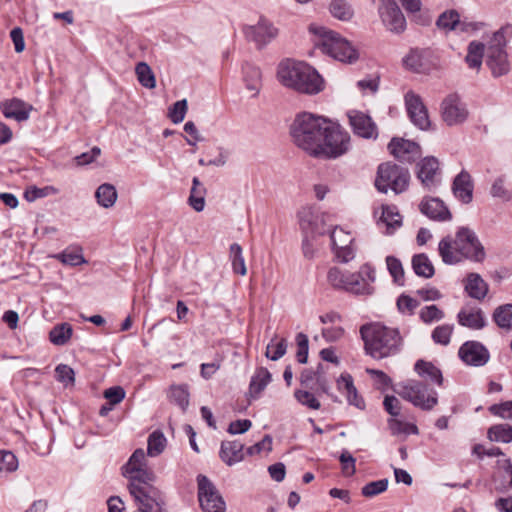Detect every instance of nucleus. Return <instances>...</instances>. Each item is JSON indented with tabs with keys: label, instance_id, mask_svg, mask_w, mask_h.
<instances>
[{
	"label": "nucleus",
	"instance_id": "473e14b6",
	"mask_svg": "<svg viewBox=\"0 0 512 512\" xmlns=\"http://www.w3.org/2000/svg\"><path fill=\"white\" fill-rule=\"evenodd\" d=\"M486 57V47L483 43L472 41L468 45V52L465 61L472 69H479L482 64L483 57Z\"/></svg>",
	"mask_w": 512,
	"mask_h": 512
},
{
	"label": "nucleus",
	"instance_id": "2f4dec72",
	"mask_svg": "<svg viewBox=\"0 0 512 512\" xmlns=\"http://www.w3.org/2000/svg\"><path fill=\"white\" fill-rule=\"evenodd\" d=\"M402 222L401 215L399 214L396 206H383L382 215L379 223L386 226V232L391 234L394 230L400 227Z\"/></svg>",
	"mask_w": 512,
	"mask_h": 512
},
{
	"label": "nucleus",
	"instance_id": "b1692460",
	"mask_svg": "<svg viewBox=\"0 0 512 512\" xmlns=\"http://www.w3.org/2000/svg\"><path fill=\"white\" fill-rule=\"evenodd\" d=\"M420 211L433 220L447 221L452 215L444 202L439 198H424L420 205Z\"/></svg>",
	"mask_w": 512,
	"mask_h": 512
},
{
	"label": "nucleus",
	"instance_id": "052dcab7",
	"mask_svg": "<svg viewBox=\"0 0 512 512\" xmlns=\"http://www.w3.org/2000/svg\"><path fill=\"white\" fill-rule=\"evenodd\" d=\"M339 461L342 466V473L345 476H352L356 472L355 462L356 459L347 451L343 450L339 456Z\"/></svg>",
	"mask_w": 512,
	"mask_h": 512
},
{
	"label": "nucleus",
	"instance_id": "f03ea898",
	"mask_svg": "<svg viewBox=\"0 0 512 512\" xmlns=\"http://www.w3.org/2000/svg\"><path fill=\"white\" fill-rule=\"evenodd\" d=\"M349 258H341L339 265L331 267L327 274L328 283L338 290H344L354 294H372L371 284L375 281L374 269L366 264L356 273L347 270Z\"/></svg>",
	"mask_w": 512,
	"mask_h": 512
},
{
	"label": "nucleus",
	"instance_id": "c9c22d12",
	"mask_svg": "<svg viewBox=\"0 0 512 512\" xmlns=\"http://www.w3.org/2000/svg\"><path fill=\"white\" fill-rule=\"evenodd\" d=\"M415 371L419 374V376L429 379L438 385H441L443 382L441 371L431 362L418 360L415 364Z\"/></svg>",
	"mask_w": 512,
	"mask_h": 512
},
{
	"label": "nucleus",
	"instance_id": "5701e85b",
	"mask_svg": "<svg viewBox=\"0 0 512 512\" xmlns=\"http://www.w3.org/2000/svg\"><path fill=\"white\" fill-rule=\"evenodd\" d=\"M474 184L471 175L462 170L453 180L452 192L454 196L464 204H469L473 199Z\"/></svg>",
	"mask_w": 512,
	"mask_h": 512
},
{
	"label": "nucleus",
	"instance_id": "f8f14e48",
	"mask_svg": "<svg viewBox=\"0 0 512 512\" xmlns=\"http://www.w3.org/2000/svg\"><path fill=\"white\" fill-rule=\"evenodd\" d=\"M131 496L138 506V512H166L165 495L155 486L141 488L133 484Z\"/></svg>",
	"mask_w": 512,
	"mask_h": 512
},
{
	"label": "nucleus",
	"instance_id": "4c0bfd02",
	"mask_svg": "<svg viewBox=\"0 0 512 512\" xmlns=\"http://www.w3.org/2000/svg\"><path fill=\"white\" fill-rule=\"evenodd\" d=\"M72 333L73 329L69 323H61L50 330L49 339L54 345L62 346L70 340Z\"/></svg>",
	"mask_w": 512,
	"mask_h": 512
},
{
	"label": "nucleus",
	"instance_id": "58836bf2",
	"mask_svg": "<svg viewBox=\"0 0 512 512\" xmlns=\"http://www.w3.org/2000/svg\"><path fill=\"white\" fill-rule=\"evenodd\" d=\"M167 440L163 432L159 430L153 431L147 441V454L150 457L160 455L166 448Z\"/></svg>",
	"mask_w": 512,
	"mask_h": 512
},
{
	"label": "nucleus",
	"instance_id": "0eeeda50",
	"mask_svg": "<svg viewBox=\"0 0 512 512\" xmlns=\"http://www.w3.org/2000/svg\"><path fill=\"white\" fill-rule=\"evenodd\" d=\"M512 38V26L506 25L496 31L486 46V65L494 77L505 75L510 70L505 47Z\"/></svg>",
	"mask_w": 512,
	"mask_h": 512
},
{
	"label": "nucleus",
	"instance_id": "c85d7f7f",
	"mask_svg": "<svg viewBox=\"0 0 512 512\" xmlns=\"http://www.w3.org/2000/svg\"><path fill=\"white\" fill-rule=\"evenodd\" d=\"M244 445L239 441H223L219 456L221 460L232 466L244 459Z\"/></svg>",
	"mask_w": 512,
	"mask_h": 512
},
{
	"label": "nucleus",
	"instance_id": "a878e982",
	"mask_svg": "<svg viewBox=\"0 0 512 512\" xmlns=\"http://www.w3.org/2000/svg\"><path fill=\"white\" fill-rule=\"evenodd\" d=\"M458 323L471 330H481L486 326L483 311L478 307H464L457 314Z\"/></svg>",
	"mask_w": 512,
	"mask_h": 512
},
{
	"label": "nucleus",
	"instance_id": "1a4fd4ad",
	"mask_svg": "<svg viewBox=\"0 0 512 512\" xmlns=\"http://www.w3.org/2000/svg\"><path fill=\"white\" fill-rule=\"evenodd\" d=\"M310 30L320 35L321 39L317 46L323 53L345 63H353L358 59V52L348 40L342 38L338 33L324 27L313 28L311 26Z\"/></svg>",
	"mask_w": 512,
	"mask_h": 512
},
{
	"label": "nucleus",
	"instance_id": "de8ad7c7",
	"mask_svg": "<svg viewBox=\"0 0 512 512\" xmlns=\"http://www.w3.org/2000/svg\"><path fill=\"white\" fill-rule=\"evenodd\" d=\"M459 14L456 10L443 12L437 19L436 25L439 29L452 31L457 29Z\"/></svg>",
	"mask_w": 512,
	"mask_h": 512
},
{
	"label": "nucleus",
	"instance_id": "37998d69",
	"mask_svg": "<svg viewBox=\"0 0 512 512\" xmlns=\"http://www.w3.org/2000/svg\"><path fill=\"white\" fill-rule=\"evenodd\" d=\"M329 10L333 17L342 21H348L353 17V9L345 0H332Z\"/></svg>",
	"mask_w": 512,
	"mask_h": 512
},
{
	"label": "nucleus",
	"instance_id": "9d476101",
	"mask_svg": "<svg viewBox=\"0 0 512 512\" xmlns=\"http://www.w3.org/2000/svg\"><path fill=\"white\" fill-rule=\"evenodd\" d=\"M409 181L410 173L407 168L387 162L378 167L375 187L382 193H387L390 188L396 194H400L408 188Z\"/></svg>",
	"mask_w": 512,
	"mask_h": 512
},
{
	"label": "nucleus",
	"instance_id": "13d9d810",
	"mask_svg": "<svg viewBox=\"0 0 512 512\" xmlns=\"http://www.w3.org/2000/svg\"><path fill=\"white\" fill-rule=\"evenodd\" d=\"M387 487H388L387 479L372 481V482L367 483L362 488V494L365 497H373V496H376V495L386 491Z\"/></svg>",
	"mask_w": 512,
	"mask_h": 512
},
{
	"label": "nucleus",
	"instance_id": "f3484780",
	"mask_svg": "<svg viewBox=\"0 0 512 512\" xmlns=\"http://www.w3.org/2000/svg\"><path fill=\"white\" fill-rule=\"evenodd\" d=\"M405 105L409 118L415 126L421 130H426L430 126L427 108L425 107L419 95L413 91L405 94Z\"/></svg>",
	"mask_w": 512,
	"mask_h": 512
},
{
	"label": "nucleus",
	"instance_id": "8fccbe9b",
	"mask_svg": "<svg viewBox=\"0 0 512 512\" xmlns=\"http://www.w3.org/2000/svg\"><path fill=\"white\" fill-rule=\"evenodd\" d=\"M412 267L416 275L420 277L431 278L435 273L429 258H412Z\"/></svg>",
	"mask_w": 512,
	"mask_h": 512
},
{
	"label": "nucleus",
	"instance_id": "e433bc0d",
	"mask_svg": "<svg viewBox=\"0 0 512 512\" xmlns=\"http://www.w3.org/2000/svg\"><path fill=\"white\" fill-rule=\"evenodd\" d=\"M129 478L128 490L131 493V487L135 486L143 488L144 486H153L152 482L155 480V474L148 470L146 467L139 469V471H133L125 475Z\"/></svg>",
	"mask_w": 512,
	"mask_h": 512
},
{
	"label": "nucleus",
	"instance_id": "bb28decb",
	"mask_svg": "<svg viewBox=\"0 0 512 512\" xmlns=\"http://www.w3.org/2000/svg\"><path fill=\"white\" fill-rule=\"evenodd\" d=\"M271 380L272 375L266 368H257L249 383V388L246 394L248 401L259 399Z\"/></svg>",
	"mask_w": 512,
	"mask_h": 512
},
{
	"label": "nucleus",
	"instance_id": "c756f323",
	"mask_svg": "<svg viewBox=\"0 0 512 512\" xmlns=\"http://www.w3.org/2000/svg\"><path fill=\"white\" fill-rule=\"evenodd\" d=\"M467 294L474 299L482 300L488 293V285L477 273L467 275L464 283Z\"/></svg>",
	"mask_w": 512,
	"mask_h": 512
},
{
	"label": "nucleus",
	"instance_id": "39448f33",
	"mask_svg": "<svg viewBox=\"0 0 512 512\" xmlns=\"http://www.w3.org/2000/svg\"><path fill=\"white\" fill-rule=\"evenodd\" d=\"M299 228L303 234L302 249L305 256L318 253L316 238L329 231L330 215L315 206L301 207L297 212Z\"/></svg>",
	"mask_w": 512,
	"mask_h": 512
},
{
	"label": "nucleus",
	"instance_id": "864d4df0",
	"mask_svg": "<svg viewBox=\"0 0 512 512\" xmlns=\"http://www.w3.org/2000/svg\"><path fill=\"white\" fill-rule=\"evenodd\" d=\"M396 305L401 314L412 315L419 306V302L406 294H401L397 299Z\"/></svg>",
	"mask_w": 512,
	"mask_h": 512
},
{
	"label": "nucleus",
	"instance_id": "09e8293b",
	"mask_svg": "<svg viewBox=\"0 0 512 512\" xmlns=\"http://www.w3.org/2000/svg\"><path fill=\"white\" fill-rule=\"evenodd\" d=\"M445 313L436 305L424 306L419 312V318L425 324H432L434 322L444 319Z\"/></svg>",
	"mask_w": 512,
	"mask_h": 512
},
{
	"label": "nucleus",
	"instance_id": "aec40b11",
	"mask_svg": "<svg viewBox=\"0 0 512 512\" xmlns=\"http://www.w3.org/2000/svg\"><path fill=\"white\" fill-rule=\"evenodd\" d=\"M348 118L355 135L365 139L377 137V126L369 115L353 110L348 113Z\"/></svg>",
	"mask_w": 512,
	"mask_h": 512
},
{
	"label": "nucleus",
	"instance_id": "2eb2a0df",
	"mask_svg": "<svg viewBox=\"0 0 512 512\" xmlns=\"http://www.w3.org/2000/svg\"><path fill=\"white\" fill-rule=\"evenodd\" d=\"M441 115L448 126H454L466 121L468 110L457 95L451 94L442 101Z\"/></svg>",
	"mask_w": 512,
	"mask_h": 512
},
{
	"label": "nucleus",
	"instance_id": "6e6d98bb",
	"mask_svg": "<svg viewBox=\"0 0 512 512\" xmlns=\"http://www.w3.org/2000/svg\"><path fill=\"white\" fill-rule=\"evenodd\" d=\"M297 353L296 357L299 363H306L308 359L309 340L307 335L304 333H298L296 335Z\"/></svg>",
	"mask_w": 512,
	"mask_h": 512
},
{
	"label": "nucleus",
	"instance_id": "f704fd0d",
	"mask_svg": "<svg viewBox=\"0 0 512 512\" xmlns=\"http://www.w3.org/2000/svg\"><path fill=\"white\" fill-rule=\"evenodd\" d=\"M95 197L100 206L110 208L117 200V191L112 184L104 183L97 188Z\"/></svg>",
	"mask_w": 512,
	"mask_h": 512
},
{
	"label": "nucleus",
	"instance_id": "f257e3e1",
	"mask_svg": "<svg viewBox=\"0 0 512 512\" xmlns=\"http://www.w3.org/2000/svg\"><path fill=\"white\" fill-rule=\"evenodd\" d=\"M277 77L285 87L304 94H317L324 89V80L319 73L304 62L286 59L280 62Z\"/></svg>",
	"mask_w": 512,
	"mask_h": 512
},
{
	"label": "nucleus",
	"instance_id": "7c9ffc66",
	"mask_svg": "<svg viewBox=\"0 0 512 512\" xmlns=\"http://www.w3.org/2000/svg\"><path fill=\"white\" fill-rule=\"evenodd\" d=\"M207 189L198 177L192 179V187L188 197V204L196 212H201L205 208V196Z\"/></svg>",
	"mask_w": 512,
	"mask_h": 512
},
{
	"label": "nucleus",
	"instance_id": "680f3d73",
	"mask_svg": "<svg viewBox=\"0 0 512 512\" xmlns=\"http://www.w3.org/2000/svg\"><path fill=\"white\" fill-rule=\"evenodd\" d=\"M55 373L57 380L66 386L73 384L75 381L74 370L66 364H59L55 369Z\"/></svg>",
	"mask_w": 512,
	"mask_h": 512
},
{
	"label": "nucleus",
	"instance_id": "5fc2aeb1",
	"mask_svg": "<svg viewBox=\"0 0 512 512\" xmlns=\"http://www.w3.org/2000/svg\"><path fill=\"white\" fill-rule=\"evenodd\" d=\"M273 341L274 340H272L271 343L267 345L265 355L267 358L276 361L283 357L284 354L286 353L287 341L284 338H282L279 342L275 344L273 343Z\"/></svg>",
	"mask_w": 512,
	"mask_h": 512
},
{
	"label": "nucleus",
	"instance_id": "bf43d9fd",
	"mask_svg": "<svg viewBox=\"0 0 512 512\" xmlns=\"http://www.w3.org/2000/svg\"><path fill=\"white\" fill-rule=\"evenodd\" d=\"M294 395H295V398L297 399V401L299 403H301L302 405L307 406L310 409L318 410L320 408V406H321L320 402L309 391L296 390Z\"/></svg>",
	"mask_w": 512,
	"mask_h": 512
},
{
	"label": "nucleus",
	"instance_id": "9b49d317",
	"mask_svg": "<svg viewBox=\"0 0 512 512\" xmlns=\"http://www.w3.org/2000/svg\"><path fill=\"white\" fill-rule=\"evenodd\" d=\"M395 392L423 410H431L438 403L437 392L417 380H408L399 384Z\"/></svg>",
	"mask_w": 512,
	"mask_h": 512
},
{
	"label": "nucleus",
	"instance_id": "3c124183",
	"mask_svg": "<svg viewBox=\"0 0 512 512\" xmlns=\"http://www.w3.org/2000/svg\"><path fill=\"white\" fill-rule=\"evenodd\" d=\"M387 269L393 278V282L403 286L405 282L404 268L398 258H386Z\"/></svg>",
	"mask_w": 512,
	"mask_h": 512
},
{
	"label": "nucleus",
	"instance_id": "4d7b16f0",
	"mask_svg": "<svg viewBox=\"0 0 512 512\" xmlns=\"http://www.w3.org/2000/svg\"><path fill=\"white\" fill-rule=\"evenodd\" d=\"M187 112L186 99L175 102L169 109V118L175 124L182 122Z\"/></svg>",
	"mask_w": 512,
	"mask_h": 512
},
{
	"label": "nucleus",
	"instance_id": "a18cd8bd",
	"mask_svg": "<svg viewBox=\"0 0 512 512\" xmlns=\"http://www.w3.org/2000/svg\"><path fill=\"white\" fill-rule=\"evenodd\" d=\"M506 176L500 175L496 177L490 188V195L493 198H499L504 202H508L512 199L510 191L506 188Z\"/></svg>",
	"mask_w": 512,
	"mask_h": 512
},
{
	"label": "nucleus",
	"instance_id": "6ab92c4d",
	"mask_svg": "<svg viewBox=\"0 0 512 512\" xmlns=\"http://www.w3.org/2000/svg\"><path fill=\"white\" fill-rule=\"evenodd\" d=\"M33 106L20 98L13 97L0 102V111L8 119H14L17 122L27 121Z\"/></svg>",
	"mask_w": 512,
	"mask_h": 512
},
{
	"label": "nucleus",
	"instance_id": "cd10ccee",
	"mask_svg": "<svg viewBox=\"0 0 512 512\" xmlns=\"http://www.w3.org/2000/svg\"><path fill=\"white\" fill-rule=\"evenodd\" d=\"M337 386L339 391L346 395V399L350 405H353L358 409H364V401L358 395L357 389L354 386L353 379L350 374H341L337 380Z\"/></svg>",
	"mask_w": 512,
	"mask_h": 512
},
{
	"label": "nucleus",
	"instance_id": "49530a36",
	"mask_svg": "<svg viewBox=\"0 0 512 512\" xmlns=\"http://www.w3.org/2000/svg\"><path fill=\"white\" fill-rule=\"evenodd\" d=\"M146 467V456L143 449H136L131 457L129 458L126 465L123 467V474L126 475L133 471H139V469Z\"/></svg>",
	"mask_w": 512,
	"mask_h": 512
},
{
	"label": "nucleus",
	"instance_id": "69168bd1",
	"mask_svg": "<svg viewBox=\"0 0 512 512\" xmlns=\"http://www.w3.org/2000/svg\"><path fill=\"white\" fill-rule=\"evenodd\" d=\"M104 397L111 405L120 403L125 397V390L120 386L110 387L105 390Z\"/></svg>",
	"mask_w": 512,
	"mask_h": 512
},
{
	"label": "nucleus",
	"instance_id": "ddd939ff",
	"mask_svg": "<svg viewBox=\"0 0 512 512\" xmlns=\"http://www.w3.org/2000/svg\"><path fill=\"white\" fill-rule=\"evenodd\" d=\"M198 499L204 512H225L226 504L214 484L204 475L197 477Z\"/></svg>",
	"mask_w": 512,
	"mask_h": 512
},
{
	"label": "nucleus",
	"instance_id": "a19ab883",
	"mask_svg": "<svg viewBox=\"0 0 512 512\" xmlns=\"http://www.w3.org/2000/svg\"><path fill=\"white\" fill-rule=\"evenodd\" d=\"M488 438L494 442L509 443L512 441V426L508 424H497L489 428Z\"/></svg>",
	"mask_w": 512,
	"mask_h": 512
},
{
	"label": "nucleus",
	"instance_id": "dca6fc26",
	"mask_svg": "<svg viewBox=\"0 0 512 512\" xmlns=\"http://www.w3.org/2000/svg\"><path fill=\"white\" fill-rule=\"evenodd\" d=\"M416 174L424 188L429 191L434 190L440 184V168L438 159L433 156H428L422 159L417 164Z\"/></svg>",
	"mask_w": 512,
	"mask_h": 512
},
{
	"label": "nucleus",
	"instance_id": "ea45409f",
	"mask_svg": "<svg viewBox=\"0 0 512 512\" xmlns=\"http://www.w3.org/2000/svg\"><path fill=\"white\" fill-rule=\"evenodd\" d=\"M493 320L501 329H512V304H504L497 307L493 313Z\"/></svg>",
	"mask_w": 512,
	"mask_h": 512
},
{
	"label": "nucleus",
	"instance_id": "4468645a",
	"mask_svg": "<svg viewBox=\"0 0 512 512\" xmlns=\"http://www.w3.org/2000/svg\"><path fill=\"white\" fill-rule=\"evenodd\" d=\"M378 14L388 31L394 34L405 31L406 19L395 0H379Z\"/></svg>",
	"mask_w": 512,
	"mask_h": 512
},
{
	"label": "nucleus",
	"instance_id": "20e7f679",
	"mask_svg": "<svg viewBox=\"0 0 512 512\" xmlns=\"http://www.w3.org/2000/svg\"><path fill=\"white\" fill-rule=\"evenodd\" d=\"M328 120L307 112L297 115L290 127L295 145L315 157L319 143L323 140Z\"/></svg>",
	"mask_w": 512,
	"mask_h": 512
},
{
	"label": "nucleus",
	"instance_id": "79ce46f5",
	"mask_svg": "<svg viewBox=\"0 0 512 512\" xmlns=\"http://www.w3.org/2000/svg\"><path fill=\"white\" fill-rule=\"evenodd\" d=\"M135 73L139 83L145 88L152 89L156 86L154 73L147 63L139 62L136 65Z\"/></svg>",
	"mask_w": 512,
	"mask_h": 512
},
{
	"label": "nucleus",
	"instance_id": "6e6552de",
	"mask_svg": "<svg viewBox=\"0 0 512 512\" xmlns=\"http://www.w3.org/2000/svg\"><path fill=\"white\" fill-rule=\"evenodd\" d=\"M351 149V136L339 124L328 120L315 158L337 159Z\"/></svg>",
	"mask_w": 512,
	"mask_h": 512
},
{
	"label": "nucleus",
	"instance_id": "4be33fe9",
	"mask_svg": "<svg viewBox=\"0 0 512 512\" xmlns=\"http://www.w3.org/2000/svg\"><path fill=\"white\" fill-rule=\"evenodd\" d=\"M390 153L401 162H412L420 154L417 143L403 138H393L388 144Z\"/></svg>",
	"mask_w": 512,
	"mask_h": 512
},
{
	"label": "nucleus",
	"instance_id": "412c9836",
	"mask_svg": "<svg viewBox=\"0 0 512 512\" xmlns=\"http://www.w3.org/2000/svg\"><path fill=\"white\" fill-rule=\"evenodd\" d=\"M458 354L463 362L471 366H483L489 360L488 350L477 341L465 342Z\"/></svg>",
	"mask_w": 512,
	"mask_h": 512
},
{
	"label": "nucleus",
	"instance_id": "393cba45",
	"mask_svg": "<svg viewBox=\"0 0 512 512\" xmlns=\"http://www.w3.org/2000/svg\"><path fill=\"white\" fill-rule=\"evenodd\" d=\"M336 256H349L356 252L354 238L342 228H334L330 235Z\"/></svg>",
	"mask_w": 512,
	"mask_h": 512
},
{
	"label": "nucleus",
	"instance_id": "c03bdc74",
	"mask_svg": "<svg viewBox=\"0 0 512 512\" xmlns=\"http://www.w3.org/2000/svg\"><path fill=\"white\" fill-rule=\"evenodd\" d=\"M169 397L171 401L185 411L189 405L188 386L185 384L171 386Z\"/></svg>",
	"mask_w": 512,
	"mask_h": 512
},
{
	"label": "nucleus",
	"instance_id": "a211bd4d",
	"mask_svg": "<svg viewBox=\"0 0 512 512\" xmlns=\"http://www.w3.org/2000/svg\"><path fill=\"white\" fill-rule=\"evenodd\" d=\"M243 33L247 40L262 48L277 36L278 30L266 19L260 18L256 25L245 26Z\"/></svg>",
	"mask_w": 512,
	"mask_h": 512
},
{
	"label": "nucleus",
	"instance_id": "423d86ee",
	"mask_svg": "<svg viewBox=\"0 0 512 512\" xmlns=\"http://www.w3.org/2000/svg\"><path fill=\"white\" fill-rule=\"evenodd\" d=\"M484 256L485 249L476 233L467 227L457 230L455 239L443 238L439 243V256Z\"/></svg>",
	"mask_w": 512,
	"mask_h": 512
},
{
	"label": "nucleus",
	"instance_id": "72a5a7b5",
	"mask_svg": "<svg viewBox=\"0 0 512 512\" xmlns=\"http://www.w3.org/2000/svg\"><path fill=\"white\" fill-rule=\"evenodd\" d=\"M243 73L246 88L253 92V96H257L261 88V70L258 67L246 65L243 68Z\"/></svg>",
	"mask_w": 512,
	"mask_h": 512
},
{
	"label": "nucleus",
	"instance_id": "7ed1b4c3",
	"mask_svg": "<svg viewBox=\"0 0 512 512\" xmlns=\"http://www.w3.org/2000/svg\"><path fill=\"white\" fill-rule=\"evenodd\" d=\"M360 334L367 354L380 360L396 354L400 350L402 339L397 329L388 328L379 323L363 325Z\"/></svg>",
	"mask_w": 512,
	"mask_h": 512
},
{
	"label": "nucleus",
	"instance_id": "0e129e2a",
	"mask_svg": "<svg viewBox=\"0 0 512 512\" xmlns=\"http://www.w3.org/2000/svg\"><path fill=\"white\" fill-rule=\"evenodd\" d=\"M0 462L3 470L13 472L18 468V460L10 451H0Z\"/></svg>",
	"mask_w": 512,
	"mask_h": 512
},
{
	"label": "nucleus",
	"instance_id": "603ef678",
	"mask_svg": "<svg viewBox=\"0 0 512 512\" xmlns=\"http://www.w3.org/2000/svg\"><path fill=\"white\" fill-rule=\"evenodd\" d=\"M454 327L453 325L444 324L437 326L432 331V339L435 343L441 345H448L450 342L451 335L453 333Z\"/></svg>",
	"mask_w": 512,
	"mask_h": 512
},
{
	"label": "nucleus",
	"instance_id": "774afa93",
	"mask_svg": "<svg viewBox=\"0 0 512 512\" xmlns=\"http://www.w3.org/2000/svg\"><path fill=\"white\" fill-rule=\"evenodd\" d=\"M100 148L93 147L90 151L82 153L74 158L77 165H87L93 162L100 155Z\"/></svg>",
	"mask_w": 512,
	"mask_h": 512
},
{
	"label": "nucleus",
	"instance_id": "338daca9",
	"mask_svg": "<svg viewBox=\"0 0 512 512\" xmlns=\"http://www.w3.org/2000/svg\"><path fill=\"white\" fill-rule=\"evenodd\" d=\"M404 64L406 67L410 68L411 70L415 72H420L422 70V61H421V55L417 51H411L405 58H404Z\"/></svg>",
	"mask_w": 512,
	"mask_h": 512
},
{
	"label": "nucleus",
	"instance_id": "e2e57ef3",
	"mask_svg": "<svg viewBox=\"0 0 512 512\" xmlns=\"http://www.w3.org/2000/svg\"><path fill=\"white\" fill-rule=\"evenodd\" d=\"M489 411L496 416L512 421V401H506L500 404L490 406Z\"/></svg>",
	"mask_w": 512,
	"mask_h": 512
}]
</instances>
